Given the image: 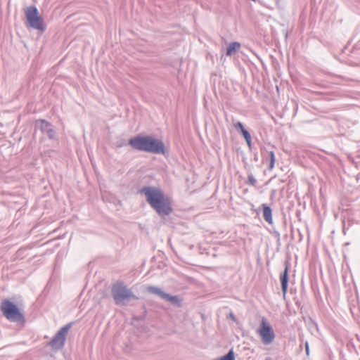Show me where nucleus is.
<instances>
[{"instance_id":"13","label":"nucleus","mask_w":360,"mask_h":360,"mask_svg":"<svg viewBox=\"0 0 360 360\" xmlns=\"http://www.w3.org/2000/svg\"><path fill=\"white\" fill-rule=\"evenodd\" d=\"M269 169L272 170L274 168L275 162H276V157L274 151L269 152Z\"/></svg>"},{"instance_id":"17","label":"nucleus","mask_w":360,"mask_h":360,"mask_svg":"<svg viewBox=\"0 0 360 360\" xmlns=\"http://www.w3.org/2000/svg\"><path fill=\"white\" fill-rule=\"evenodd\" d=\"M230 317H231L233 321H235V320H236V319H235L234 316H233L232 314H230Z\"/></svg>"},{"instance_id":"3","label":"nucleus","mask_w":360,"mask_h":360,"mask_svg":"<svg viewBox=\"0 0 360 360\" xmlns=\"http://www.w3.org/2000/svg\"><path fill=\"white\" fill-rule=\"evenodd\" d=\"M0 309L4 316L10 321L23 323L24 316L20 309L11 301L4 300L1 302Z\"/></svg>"},{"instance_id":"9","label":"nucleus","mask_w":360,"mask_h":360,"mask_svg":"<svg viewBox=\"0 0 360 360\" xmlns=\"http://www.w3.org/2000/svg\"><path fill=\"white\" fill-rule=\"evenodd\" d=\"M234 127L236 129L240 130L247 144L250 148L252 146V138L250 133L244 128L243 124L240 122H238L236 124H234Z\"/></svg>"},{"instance_id":"15","label":"nucleus","mask_w":360,"mask_h":360,"mask_svg":"<svg viewBox=\"0 0 360 360\" xmlns=\"http://www.w3.org/2000/svg\"><path fill=\"white\" fill-rule=\"evenodd\" d=\"M248 183L250 184V185H252L254 186L256 183V180L255 178H253L252 176H249L248 177Z\"/></svg>"},{"instance_id":"16","label":"nucleus","mask_w":360,"mask_h":360,"mask_svg":"<svg viewBox=\"0 0 360 360\" xmlns=\"http://www.w3.org/2000/svg\"><path fill=\"white\" fill-rule=\"evenodd\" d=\"M305 347H306V353L308 355L309 354V345L307 342L305 343Z\"/></svg>"},{"instance_id":"1","label":"nucleus","mask_w":360,"mask_h":360,"mask_svg":"<svg viewBox=\"0 0 360 360\" xmlns=\"http://www.w3.org/2000/svg\"><path fill=\"white\" fill-rule=\"evenodd\" d=\"M145 195L150 207L160 215H169L172 212V207L169 198L156 187H144L140 191Z\"/></svg>"},{"instance_id":"7","label":"nucleus","mask_w":360,"mask_h":360,"mask_svg":"<svg viewBox=\"0 0 360 360\" xmlns=\"http://www.w3.org/2000/svg\"><path fill=\"white\" fill-rule=\"evenodd\" d=\"M70 326L63 327L50 342V345L54 349H58L63 347Z\"/></svg>"},{"instance_id":"10","label":"nucleus","mask_w":360,"mask_h":360,"mask_svg":"<svg viewBox=\"0 0 360 360\" xmlns=\"http://www.w3.org/2000/svg\"><path fill=\"white\" fill-rule=\"evenodd\" d=\"M288 265L286 264L283 273L281 275V283L283 296H285L288 290Z\"/></svg>"},{"instance_id":"5","label":"nucleus","mask_w":360,"mask_h":360,"mask_svg":"<svg viewBox=\"0 0 360 360\" xmlns=\"http://www.w3.org/2000/svg\"><path fill=\"white\" fill-rule=\"evenodd\" d=\"M112 294L117 304L135 297L131 290L122 282H117L113 284Z\"/></svg>"},{"instance_id":"4","label":"nucleus","mask_w":360,"mask_h":360,"mask_svg":"<svg viewBox=\"0 0 360 360\" xmlns=\"http://www.w3.org/2000/svg\"><path fill=\"white\" fill-rule=\"evenodd\" d=\"M25 17L28 26L40 31L45 30L46 25L44 23V20L42 17L39 15L36 7L30 6L27 8L25 10Z\"/></svg>"},{"instance_id":"14","label":"nucleus","mask_w":360,"mask_h":360,"mask_svg":"<svg viewBox=\"0 0 360 360\" xmlns=\"http://www.w3.org/2000/svg\"><path fill=\"white\" fill-rule=\"evenodd\" d=\"M39 123H40L41 128L43 129L50 127L49 122H46L45 120H40Z\"/></svg>"},{"instance_id":"12","label":"nucleus","mask_w":360,"mask_h":360,"mask_svg":"<svg viewBox=\"0 0 360 360\" xmlns=\"http://www.w3.org/2000/svg\"><path fill=\"white\" fill-rule=\"evenodd\" d=\"M240 44L238 42L231 43L227 47L226 55L231 56L232 54L236 53L240 49Z\"/></svg>"},{"instance_id":"11","label":"nucleus","mask_w":360,"mask_h":360,"mask_svg":"<svg viewBox=\"0 0 360 360\" xmlns=\"http://www.w3.org/2000/svg\"><path fill=\"white\" fill-rule=\"evenodd\" d=\"M263 217L269 224L272 223L271 209L266 205H263Z\"/></svg>"},{"instance_id":"6","label":"nucleus","mask_w":360,"mask_h":360,"mask_svg":"<svg viewBox=\"0 0 360 360\" xmlns=\"http://www.w3.org/2000/svg\"><path fill=\"white\" fill-rule=\"evenodd\" d=\"M257 333L264 345L271 344L276 337L272 326L264 317L262 319L260 327L257 329Z\"/></svg>"},{"instance_id":"18","label":"nucleus","mask_w":360,"mask_h":360,"mask_svg":"<svg viewBox=\"0 0 360 360\" xmlns=\"http://www.w3.org/2000/svg\"><path fill=\"white\" fill-rule=\"evenodd\" d=\"M265 360H271V358H266Z\"/></svg>"},{"instance_id":"2","label":"nucleus","mask_w":360,"mask_h":360,"mask_svg":"<svg viewBox=\"0 0 360 360\" xmlns=\"http://www.w3.org/2000/svg\"><path fill=\"white\" fill-rule=\"evenodd\" d=\"M129 145L134 149L150 152L155 154H165V148L164 143L159 139L151 136H137L131 139Z\"/></svg>"},{"instance_id":"8","label":"nucleus","mask_w":360,"mask_h":360,"mask_svg":"<svg viewBox=\"0 0 360 360\" xmlns=\"http://www.w3.org/2000/svg\"><path fill=\"white\" fill-rule=\"evenodd\" d=\"M147 290L151 293L156 294L161 297L162 298L171 302H177L178 299L176 297L172 296L169 294H167L161 290L159 288L154 286H148L147 287Z\"/></svg>"}]
</instances>
